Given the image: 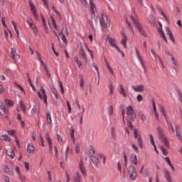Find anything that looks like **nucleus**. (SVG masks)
Wrapping results in <instances>:
<instances>
[{
    "label": "nucleus",
    "instance_id": "nucleus-1",
    "mask_svg": "<svg viewBox=\"0 0 182 182\" xmlns=\"http://www.w3.org/2000/svg\"><path fill=\"white\" fill-rule=\"evenodd\" d=\"M157 133L158 137L161 143H163L166 147H170V142L168 141V139H167V136H166V134H164V132L161 127H159L157 128Z\"/></svg>",
    "mask_w": 182,
    "mask_h": 182
},
{
    "label": "nucleus",
    "instance_id": "nucleus-2",
    "mask_svg": "<svg viewBox=\"0 0 182 182\" xmlns=\"http://www.w3.org/2000/svg\"><path fill=\"white\" fill-rule=\"evenodd\" d=\"M130 19L132 22H133L134 26L138 29V31L140 32V33L144 36V38H147V33L146 31H144V28H143V26L140 23L139 20H136L134 18L133 16H130Z\"/></svg>",
    "mask_w": 182,
    "mask_h": 182
},
{
    "label": "nucleus",
    "instance_id": "nucleus-3",
    "mask_svg": "<svg viewBox=\"0 0 182 182\" xmlns=\"http://www.w3.org/2000/svg\"><path fill=\"white\" fill-rule=\"evenodd\" d=\"M37 95L41 100H43L45 105H48V95H46V90L43 87H41L39 91L37 92Z\"/></svg>",
    "mask_w": 182,
    "mask_h": 182
},
{
    "label": "nucleus",
    "instance_id": "nucleus-4",
    "mask_svg": "<svg viewBox=\"0 0 182 182\" xmlns=\"http://www.w3.org/2000/svg\"><path fill=\"white\" fill-rule=\"evenodd\" d=\"M38 58L39 61L41 62V66H43L45 74L46 75L47 77H48V79L50 77V73H49V70H48V67L46 66V63H45V62H43V60H42V57L41 56V54L39 53V52L36 51Z\"/></svg>",
    "mask_w": 182,
    "mask_h": 182
},
{
    "label": "nucleus",
    "instance_id": "nucleus-5",
    "mask_svg": "<svg viewBox=\"0 0 182 182\" xmlns=\"http://www.w3.org/2000/svg\"><path fill=\"white\" fill-rule=\"evenodd\" d=\"M107 41L109 42V46H112V48H114L115 49H117V52H119V53H122V56H124V53H123V52H122V50H120V49L117 48V46H116V39L112 37L108 36Z\"/></svg>",
    "mask_w": 182,
    "mask_h": 182
},
{
    "label": "nucleus",
    "instance_id": "nucleus-6",
    "mask_svg": "<svg viewBox=\"0 0 182 182\" xmlns=\"http://www.w3.org/2000/svg\"><path fill=\"white\" fill-rule=\"evenodd\" d=\"M100 23L102 28H109L110 26V21L107 19V16L103 14H101Z\"/></svg>",
    "mask_w": 182,
    "mask_h": 182
},
{
    "label": "nucleus",
    "instance_id": "nucleus-7",
    "mask_svg": "<svg viewBox=\"0 0 182 182\" xmlns=\"http://www.w3.org/2000/svg\"><path fill=\"white\" fill-rule=\"evenodd\" d=\"M128 173L130 180L134 181L137 178V173L132 166L128 167Z\"/></svg>",
    "mask_w": 182,
    "mask_h": 182
},
{
    "label": "nucleus",
    "instance_id": "nucleus-8",
    "mask_svg": "<svg viewBox=\"0 0 182 182\" xmlns=\"http://www.w3.org/2000/svg\"><path fill=\"white\" fill-rule=\"evenodd\" d=\"M166 55H169V58L171 60V63L173 65V69L175 70H178V63H177V60H176L174 56L173 55H171V53H170V52H168V51L166 52Z\"/></svg>",
    "mask_w": 182,
    "mask_h": 182
},
{
    "label": "nucleus",
    "instance_id": "nucleus-9",
    "mask_svg": "<svg viewBox=\"0 0 182 182\" xmlns=\"http://www.w3.org/2000/svg\"><path fill=\"white\" fill-rule=\"evenodd\" d=\"M29 6L31 8V11L35 18V19L37 21V19L39 18L38 16V11L36 10V7L35 6V4L32 2V1H28Z\"/></svg>",
    "mask_w": 182,
    "mask_h": 182
},
{
    "label": "nucleus",
    "instance_id": "nucleus-10",
    "mask_svg": "<svg viewBox=\"0 0 182 182\" xmlns=\"http://www.w3.org/2000/svg\"><path fill=\"white\" fill-rule=\"evenodd\" d=\"M127 113L130 120H134L136 114H134V109H133V107H132V106H129L128 107H127Z\"/></svg>",
    "mask_w": 182,
    "mask_h": 182
},
{
    "label": "nucleus",
    "instance_id": "nucleus-11",
    "mask_svg": "<svg viewBox=\"0 0 182 182\" xmlns=\"http://www.w3.org/2000/svg\"><path fill=\"white\" fill-rule=\"evenodd\" d=\"M27 23H28L31 29L33 31L35 35H36V33H38V30L36 29V26L35 25V23H33V20H32L31 18H28Z\"/></svg>",
    "mask_w": 182,
    "mask_h": 182
},
{
    "label": "nucleus",
    "instance_id": "nucleus-12",
    "mask_svg": "<svg viewBox=\"0 0 182 182\" xmlns=\"http://www.w3.org/2000/svg\"><path fill=\"white\" fill-rule=\"evenodd\" d=\"M10 55L14 62H18V60H19V59L21 58V56H19V55H18V53H16V49H15V48L11 49Z\"/></svg>",
    "mask_w": 182,
    "mask_h": 182
},
{
    "label": "nucleus",
    "instance_id": "nucleus-13",
    "mask_svg": "<svg viewBox=\"0 0 182 182\" xmlns=\"http://www.w3.org/2000/svg\"><path fill=\"white\" fill-rule=\"evenodd\" d=\"M77 107L79 109V112H77L78 117H80V123L82 124V122L83 120V114L85 113V107L80 106L77 105Z\"/></svg>",
    "mask_w": 182,
    "mask_h": 182
},
{
    "label": "nucleus",
    "instance_id": "nucleus-14",
    "mask_svg": "<svg viewBox=\"0 0 182 182\" xmlns=\"http://www.w3.org/2000/svg\"><path fill=\"white\" fill-rule=\"evenodd\" d=\"M78 170L82 174V176H86V168H85V164H83V161L82 159L80 160L78 164Z\"/></svg>",
    "mask_w": 182,
    "mask_h": 182
},
{
    "label": "nucleus",
    "instance_id": "nucleus-15",
    "mask_svg": "<svg viewBox=\"0 0 182 182\" xmlns=\"http://www.w3.org/2000/svg\"><path fill=\"white\" fill-rule=\"evenodd\" d=\"M90 7L91 10V14L95 18L96 16L97 9L95 2H93V0H90Z\"/></svg>",
    "mask_w": 182,
    "mask_h": 182
},
{
    "label": "nucleus",
    "instance_id": "nucleus-16",
    "mask_svg": "<svg viewBox=\"0 0 182 182\" xmlns=\"http://www.w3.org/2000/svg\"><path fill=\"white\" fill-rule=\"evenodd\" d=\"M134 50L136 52V58L139 59L141 66L144 68V69H146L144 62H143V58H141V56L140 55V53L139 52V49H137V47L134 48Z\"/></svg>",
    "mask_w": 182,
    "mask_h": 182
},
{
    "label": "nucleus",
    "instance_id": "nucleus-17",
    "mask_svg": "<svg viewBox=\"0 0 182 182\" xmlns=\"http://www.w3.org/2000/svg\"><path fill=\"white\" fill-rule=\"evenodd\" d=\"M132 89H133L134 92L143 93V92H144V85H139L136 86H132Z\"/></svg>",
    "mask_w": 182,
    "mask_h": 182
},
{
    "label": "nucleus",
    "instance_id": "nucleus-18",
    "mask_svg": "<svg viewBox=\"0 0 182 182\" xmlns=\"http://www.w3.org/2000/svg\"><path fill=\"white\" fill-rule=\"evenodd\" d=\"M105 63L107 68V70L113 76L114 75V71L113 70V68L110 66L109 61L107 59L105 58Z\"/></svg>",
    "mask_w": 182,
    "mask_h": 182
},
{
    "label": "nucleus",
    "instance_id": "nucleus-19",
    "mask_svg": "<svg viewBox=\"0 0 182 182\" xmlns=\"http://www.w3.org/2000/svg\"><path fill=\"white\" fill-rule=\"evenodd\" d=\"M5 172L9 174V176H14V168L11 165H6L4 167Z\"/></svg>",
    "mask_w": 182,
    "mask_h": 182
},
{
    "label": "nucleus",
    "instance_id": "nucleus-20",
    "mask_svg": "<svg viewBox=\"0 0 182 182\" xmlns=\"http://www.w3.org/2000/svg\"><path fill=\"white\" fill-rule=\"evenodd\" d=\"M73 178L74 182H82V175L78 171L74 173Z\"/></svg>",
    "mask_w": 182,
    "mask_h": 182
},
{
    "label": "nucleus",
    "instance_id": "nucleus-21",
    "mask_svg": "<svg viewBox=\"0 0 182 182\" xmlns=\"http://www.w3.org/2000/svg\"><path fill=\"white\" fill-rule=\"evenodd\" d=\"M165 29H166V35L168 36L170 41H172L173 43H174L176 41L174 40V36H173V33L171 32V30H170L168 27H166Z\"/></svg>",
    "mask_w": 182,
    "mask_h": 182
},
{
    "label": "nucleus",
    "instance_id": "nucleus-22",
    "mask_svg": "<svg viewBox=\"0 0 182 182\" xmlns=\"http://www.w3.org/2000/svg\"><path fill=\"white\" fill-rule=\"evenodd\" d=\"M166 123H167V130L168 133H170V134H173V133H174V127H173V124L169 121H166Z\"/></svg>",
    "mask_w": 182,
    "mask_h": 182
},
{
    "label": "nucleus",
    "instance_id": "nucleus-23",
    "mask_svg": "<svg viewBox=\"0 0 182 182\" xmlns=\"http://www.w3.org/2000/svg\"><path fill=\"white\" fill-rule=\"evenodd\" d=\"M74 60H75V63L77 64V66L78 67V68L80 70H82L83 69V67H82L83 64L82 63V60H80L79 59V58L76 57V56L74 58Z\"/></svg>",
    "mask_w": 182,
    "mask_h": 182
},
{
    "label": "nucleus",
    "instance_id": "nucleus-24",
    "mask_svg": "<svg viewBox=\"0 0 182 182\" xmlns=\"http://www.w3.org/2000/svg\"><path fill=\"white\" fill-rule=\"evenodd\" d=\"M27 151L29 154H33L35 153V147L33 146V144L30 143L27 146Z\"/></svg>",
    "mask_w": 182,
    "mask_h": 182
},
{
    "label": "nucleus",
    "instance_id": "nucleus-25",
    "mask_svg": "<svg viewBox=\"0 0 182 182\" xmlns=\"http://www.w3.org/2000/svg\"><path fill=\"white\" fill-rule=\"evenodd\" d=\"M6 154L10 159H15V152L12 148H9L6 150Z\"/></svg>",
    "mask_w": 182,
    "mask_h": 182
},
{
    "label": "nucleus",
    "instance_id": "nucleus-26",
    "mask_svg": "<svg viewBox=\"0 0 182 182\" xmlns=\"http://www.w3.org/2000/svg\"><path fill=\"white\" fill-rule=\"evenodd\" d=\"M148 21L151 26H156V18H154V16L150 15L149 16Z\"/></svg>",
    "mask_w": 182,
    "mask_h": 182
},
{
    "label": "nucleus",
    "instance_id": "nucleus-27",
    "mask_svg": "<svg viewBox=\"0 0 182 182\" xmlns=\"http://www.w3.org/2000/svg\"><path fill=\"white\" fill-rule=\"evenodd\" d=\"M46 140H47L49 147H50V151H52L53 147H52V139H50V137H49V133H47L45 136Z\"/></svg>",
    "mask_w": 182,
    "mask_h": 182
},
{
    "label": "nucleus",
    "instance_id": "nucleus-28",
    "mask_svg": "<svg viewBox=\"0 0 182 182\" xmlns=\"http://www.w3.org/2000/svg\"><path fill=\"white\" fill-rule=\"evenodd\" d=\"M131 163H133L134 166H137V155L132 154L130 156Z\"/></svg>",
    "mask_w": 182,
    "mask_h": 182
},
{
    "label": "nucleus",
    "instance_id": "nucleus-29",
    "mask_svg": "<svg viewBox=\"0 0 182 182\" xmlns=\"http://www.w3.org/2000/svg\"><path fill=\"white\" fill-rule=\"evenodd\" d=\"M119 92L123 97H127V93L126 92V90H124V87H123V85H119Z\"/></svg>",
    "mask_w": 182,
    "mask_h": 182
},
{
    "label": "nucleus",
    "instance_id": "nucleus-30",
    "mask_svg": "<svg viewBox=\"0 0 182 182\" xmlns=\"http://www.w3.org/2000/svg\"><path fill=\"white\" fill-rule=\"evenodd\" d=\"M48 25L50 28L53 27L55 28V29H56V23L55 22V19L53 18V17H50V20H48Z\"/></svg>",
    "mask_w": 182,
    "mask_h": 182
},
{
    "label": "nucleus",
    "instance_id": "nucleus-31",
    "mask_svg": "<svg viewBox=\"0 0 182 182\" xmlns=\"http://www.w3.org/2000/svg\"><path fill=\"white\" fill-rule=\"evenodd\" d=\"M121 45L126 49L127 48V36L123 34V38L121 41Z\"/></svg>",
    "mask_w": 182,
    "mask_h": 182
},
{
    "label": "nucleus",
    "instance_id": "nucleus-32",
    "mask_svg": "<svg viewBox=\"0 0 182 182\" xmlns=\"http://www.w3.org/2000/svg\"><path fill=\"white\" fill-rule=\"evenodd\" d=\"M91 161L93 163L94 166H97V164H99V159H97V156H96V155L91 156Z\"/></svg>",
    "mask_w": 182,
    "mask_h": 182
},
{
    "label": "nucleus",
    "instance_id": "nucleus-33",
    "mask_svg": "<svg viewBox=\"0 0 182 182\" xmlns=\"http://www.w3.org/2000/svg\"><path fill=\"white\" fill-rule=\"evenodd\" d=\"M149 139L151 141V144L154 147V150L156 153H159L157 151V146H156V143L154 142V139H153V136L151 134H149Z\"/></svg>",
    "mask_w": 182,
    "mask_h": 182
},
{
    "label": "nucleus",
    "instance_id": "nucleus-34",
    "mask_svg": "<svg viewBox=\"0 0 182 182\" xmlns=\"http://www.w3.org/2000/svg\"><path fill=\"white\" fill-rule=\"evenodd\" d=\"M80 53L81 56L82 57L83 60H85V62H87V55H86V53L85 52V50L81 47Z\"/></svg>",
    "mask_w": 182,
    "mask_h": 182
},
{
    "label": "nucleus",
    "instance_id": "nucleus-35",
    "mask_svg": "<svg viewBox=\"0 0 182 182\" xmlns=\"http://www.w3.org/2000/svg\"><path fill=\"white\" fill-rule=\"evenodd\" d=\"M153 109L156 119V120H159V117H160V115H159V112H157V108L156 107V103L154 102H153Z\"/></svg>",
    "mask_w": 182,
    "mask_h": 182
},
{
    "label": "nucleus",
    "instance_id": "nucleus-36",
    "mask_svg": "<svg viewBox=\"0 0 182 182\" xmlns=\"http://www.w3.org/2000/svg\"><path fill=\"white\" fill-rule=\"evenodd\" d=\"M165 178H166L167 182H173V180L171 179V175L168 171H166Z\"/></svg>",
    "mask_w": 182,
    "mask_h": 182
},
{
    "label": "nucleus",
    "instance_id": "nucleus-37",
    "mask_svg": "<svg viewBox=\"0 0 182 182\" xmlns=\"http://www.w3.org/2000/svg\"><path fill=\"white\" fill-rule=\"evenodd\" d=\"M159 33L160 36L162 37V39H164V41L165 42V43H167V38L166 37V34H164V32L163 31V30L161 29H159Z\"/></svg>",
    "mask_w": 182,
    "mask_h": 182
},
{
    "label": "nucleus",
    "instance_id": "nucleus-38",
    "mask_svg": "<svg viewBox=\"0 0 182 182\" xmlns=\"http://www.w3.org/2000/svg\"><path fill=\"white\" fill-rule=\"evenodd\" d=\"M50 90H51L52 92L53 93L55 99L56 100L59 99V95H58V91L56 90V88H55V87H53V85H52L50 87Z\"/></svg>",
    "mask_w": 182,
    "mask_h": 182
},
{
    "label": "nucleus",
    "instance_id": "nucleus-39",
    "mask_svg": "<svg viewBox=\"0 0 182 182\" xmlns=\"http://www.w3.org/2000/svg\"><path fill=\"white\" fill-rule=\"evenodd\" d=\"M59 36L63 41L64 45H68V40L66 39V36H65V34H63V33H60Z\"/></svg>",
    "mask_w": 182,
    "mask_h": 182
},
{
    "label": "nucleus",
    "instance_id": "nucleus-40",
    "mask_svg": "<svg viewBox=\"0 0 182 182\" xmlns=\"http://www.w3.org/2000/svg\"><path fill=\"white\" fill-rule=\"evenodd\" d=\"M135 140H136L138 146L141 149H143V141L141 140V136H138V138H136Z\"/></svg>",
    "mask_w": 182,
    "mask_h": 182
},
{
    "label": "nucleus",
    "instance_id": "nucleus-41",
    "mask_svg": "<svg viewBox=\"0 0 182 182\" xmlns=\"http://www.w3.org/2000/svg\"><path fill=\"white\" fill-rule=\"evenodd\" d=\"M4 102L6 105V106H8V107H12V106H14V101L12 100H9L8 99H5Z\"/></svg>",
    "mask_w": 182,
    "mask_h": 182
},
{
    "label": "nucleus",
    "instance_id": "nucleus-42",
    "mask_svg": "<svg viewBox=\"0 0 182 182\" xmlns=\"http://www.w3.org/2000/svg\"><path fill=\"white\" fill-rule=\"evenodd\" d=\"M159 110L161 113L164 116L165 119H167V114L166 113V109H164V107L162 105L159 106Z\"/></svg>",
    "mask_w": 182,
    "mask_h": 182
},
{
    "label": "nucleus",
    "instance_id": "nucleus-43",
    "mask_svg": "<svg viewBox=\"0 0 182 182\" xmlns=\"http://www.w3.org/2000/svg\"><path fill=\"white\" fill-rule=\"evenodd\" d=\"M80 87L85 90V80H83V76H80Z\"/></svg>",
    "mask_w": 182,
    "mask_h": 182
},
{
    "label": "nucleus",
    "instance_id": "nucleus-44",
    "mask_svg": "<svg viewBox=\"0 0 182 182\" xmlns=\"http://www.w3.org/2000/svg\"><path fill=\"white\" fill-rule=\"evenodd\" d=\"M11 24L14 26L16 33H17V36H19V30H18V26H16V23H15V21H11Z\"/></svg>",
    "mask_w": 182,
    "mask_h": 182
},
{
    "label": "nucleus",
    "instance_id": "nucleus-45",
    "mask_svg": "<svg viewBox=\"0 0 182 182\" xmlns=\"http://www.w3.org/2000/svg\"><path fill=\"white\" fill-rule=\"evenodd\" d=\"M111 136L112 139H116L117 134H116V128L112 127L111 128Z\"/></svg>",
    "mask_w": 182,
    "mask_h": 182
},
{
    "label": "nucleus",
    "instance_id": "nucleus-46",
    "mask_svg": "<svg viewBox=\"0 0 182 182\" xmlns=\"http://www.w3.org/2000/svg\"><path fill=\"white\" fill-rule=\"evenodd\" d=\"M179 129H180V127L178 126L176 127V137H178V139H179L180 140H182L181 134H180V132H178Z\"/></svg>",
    "mask_w": 182,
    "mask_h": 182
},
{
    "label": "nucleus",
    "instance_id": "nucleus-47",
    "mask_svg": "<svg viewBox=\"0 0 182 182\" xmlns=\"http://www.w3.org/2000/svg\"><path fill=\"white\" fill-rule=\"evenodd\" d=\"M41 22L44 26L45 31H48V26H46V20H45V17H43V16H41Z\"/></svg>",
    "mask_w": 182,
    "mask_h": 182
},
{
    "label": "nucleus",
    "instance_id": "nucleus-48",
    "mask_svg": "<svg viewBox=\"0 0 182 182\" xmlns=\"http://www.w3.org/2000/svg\"><path fill=\"white\" fill-rule=\"evenodd\" d=\"M47 122L49 124H52V117L50 116V112H48L46 115Z\"/></svg>",
    "mask_w": 182,
    "mask_h": 182
},
{
    "label": "nucleus",
    "instance_id": "nucleus-49",
    "mask_svg": "<svg viewBox=\"0 0 182 182\" xmlns=\"http://www.w3.org/2000/svg\"><path fill=\"white\" fill-rule=\"evenodd\" d=\"M52 9H53V11H54V15H55V16L57 17V18H60V14H59V11H58V10H56V8H55V6H52Z\"/></svg>",
    "mask_w": 182,
    "mask_h": 182
},
{
    "label": "nucleus",
    "instance_id": "nucleus-50",
    "mask_svg": "<svg viewBox=\"0 0 182 182\" xmlns=\"http://www.w3.org/2000/svg\"><path fill=\"white\" fill-rule=\"evenodd\" d=\"M18 103L21 110L23 112V113H25V112H26V106L23 105L22 101H20Z\"/></svg>",
    "mask_w": 182,
    "mask_h": 182
},
{
    "label": "nucleus",
    "instance_id": "nucleus-51",
    "mask_svg": "<svg viewBox=\"0 0 182 182\" xmlns=\"http://www.w3.org/2000/svg\"><path fill=\"white\" fill-rule=\"evenodd\" d=\"M1 140H4V141H11V137L6 134H4L1 136Z\"/></svg>",
    "mask_w": 182,
    "mask_h": 182
},
{
    "label": "nucleus",
    "instance_id": "nucleus-52",
    "mask_svg": "<svg viewBox=\"0 0 182 182\" xmlns=\"http://www.w3.org/2000/svg\"><path fill=\"white\" fill-rule=\"evenodd\" d=\"M27 80L28 82V84L30 85L31 87L33 89V92L36 90L35 88V86H33V84H32V80H31V77H27Z\"/></svg>",
    "mask_w": 182,
    "mask_h": 182
},
{
    "label": "nucleus",
    "instance_id": "nucleus-53",
    "mask_svg": "<svg viewBox=\"0 0 182 182\" xmlns=\"http://www.w3.org/2000/svg\"><path fill=\"white\" fill-rule=\"evenodd\" d=\"M155 60H156V62H159L161 66H164L163 60H161V58L160 57V55H155Z\"/></svg>",
    "mask_w": 182,
    "mask_h": 182
},
{
    "label": "nucleus",
    "instance_id": "nucleus-54",
    "mask_svg": "<svg viewBox=\"0 0 182 182\" xmlns=\"http://www.w3.org/2000/svg\"><path fill=\"white\" fill-rule=\"evenodd\" d=\"M134 139H137L138 137H140V133H139V131H137V129H134Z\"/></svg>",
    "mask_w": 182,
    "mask_h": 182
},
{
    "label": "nucleus",
    "instance_id": "nucleus-55",
    "mask_svg": "<svg viewBox=\"0 0 182 182\" xmlns=\"http://www.w3.org/2000/svg\"><path fill=\"white\" fill-rule=\"evenodd\" d=\"M9 136H12L13 137H15L16 138V136H15V133H16V131L14 130V129H11V130H9L7 132Z\"/></svg>",
    "mask_w": 182,
    "mask_h": 182
},
{
    "label": "nucleus",
    "instance_id": "nucleus-56",
    "mask_svg": "<svg viewBox=\"0 0 182 182\" xmlns=\"http://www.w3.org/2000/svg\"><path fill=\"white\" fill-rule=\"evenodd\" d=\"M131 147L133 150H134V151H136V153L139 151V148L137 147V145H136V144L131 143Z\"/></svg>",
    "mask_w": 182,
    "mask_h": 182
},
{
    "label": "nucleus",
    "instance_id": "nucleus-57",
    "mask_svg": "<svg viewBox=\"0 0 182 182\" xmlns=\"http://www.w3.org/2000/svg\"><path fill=\"white\" fill-rule=\"evenodd\" d=\"M100 159H102L103 164H106V156L103 155L102 154H99Z\"/></svg>",
    "mask_w": 182,
    "mask_h": 182
},
{
    "label": "nucleus",
    "instance_id": "nucleus-58",
    "mask_svg": "<svg viewBox=\"0 0 182 182\" xmlns=\"http://www.w3.org/2000/svg\"><path fill=\"white\" fill-rule=\"evenodd\" d=\"M75 151L77 154H79L80 153V145L77 144L75 145Z\"/></svg>",
    "mask_w": 182,
    "mask_h": 182
},
{
    "label": "nucleus",
    "instance_id": "nucleus-59",
    "mask_svg": "<svg viewBox=\"0 0 182 182\" xmlns=\"http://www.w3.org/2000/svg\"><path fill=\"white\" fill-rule=\"evenodd\" d=\"M60 33H63V35L69 36V31L68 30V28L66 27L63 28Z\"/></svg>",
    "mask_w": 182,
    "mask_h": 182
},
{
    "label": "nucleus",
    "instance_id": "nucleus-60",
    "mask_svg": "<svg viewBox=\"0 0 182 182\" xmlns=\"http://www.w3.org/2000/svg\"><path fill=\"white\" fill-rule=\"evenodd\" d=\"M161 150L164 156H167V154H168V151H167V149H166V148H164V146H161Z\"/></svg>",
    "mask_w": 182,
    "mask_h": 182
},
{
    "label": "nucleus",
    "instance_id": "nucleus-61",
    "mask_svg": "<svg viewBox=\"0 0 182 182\" xmlns=\"http://www.w3.org/2000/svg\"><path fill=\"white\" fill-rule=\"evenodd\" d=\"M139 116L140 119H141V120H143V122H146V115H144V114L143 112H139Z\"/></svg>",
    "mask_w": 182,
    "mask_h": 182
},
{
    "label": "nucleus",
    "instance_id": "nucleus-62",
    "mask_svg": "<svg viewBox=\"0 0 182 182\" xmlns=\"http://www.w3.org/2000/svg\"><path fill=\"white\" fill-rule=\"evenodd\" d=\"M57 139L60 145L63 144V139H62V136L60 134H57Z\"/></svg>",
    "mask_w": 182,
    "mask_h": 182
},
{
    "label": "nucleus",
    "instance_id": "nucleus-63",
    "mask_svg": "<svg viewBox=\"0 0 182 182\" xmlns=\"http://www.w3.org/2000/svg\"><path fill=\"white\" fill-rule=\"evenodd\" d=\"M18 177H19V180H21V181H22V182L26 181V178H25V176L20 173Z\"/></svg>",
    "mask_w": 182,
    "mask_h": 182
},
{
    "label": "nucleus",
    "instance_id": "nucleus-64",
    "mask_svg": "<svg viewBox=\"0 0 182 182\" xmlns=\"http://www.w3.org/2000/svg\"><path fill=\"white\" fill-rule=\"evenodd\" d=\"M136 100H137V102H143V95L139 94L136 96Z\"/></svg>",
    "mask_w": 182,
    "mask_h": 182
}]
</instances>
